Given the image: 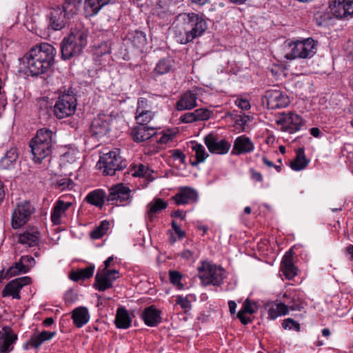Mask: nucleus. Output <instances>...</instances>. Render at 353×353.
I'll return each mask as SVG.
<instances>
[{"mask_svg": "<svg viewBox=\"0 0 353 353\" xmlns=\"http://www.w3.org/2000/svg\"><path fill=\"white\" fill-rule=\"evenodd\" d=\"M161 315V312L152 305L143 310L141 317L146 325L156 327L162 321Z\"/></svg>", "mask_w": 353, "mask_h": 353, "instance_id": "23", "label": "nucleus"}, {"mask_svg": "<svg viewBox=\"0 0 353 353\" xmlns=\"http://www.w3.org/2000/svg\"><path fill=\"white\" fill-rule=\"evenodd\" d=\"M172 199L176 205L192 203L197 201L198 193L193 188L181 187L178 193L172 197Z\"/></svg>", "mask_w": 353, "mask_h": 353, "instance_id": "18", "label": "nucleus"}, {"mask_svg": "<svg viewBox=\"0 0 353 353\" xmlns=\"http://www.w3.org/2000/svg\"><path fill=\"white\" fill-rule=\"evenodd\" d=\"M109 228V221L107 220L103 221L100 223L99 226L96 227L92 231H91L90 236L92 239H99L106 233Z\"/></svg>", "mask_w": 353, "mask_h": 353, "instance_id": "45", "label": "nucleus"}, {"mask_svg": "<svg viewBox=\"0 0 353 353\" xmlns=\"http://www.w3.org/2000/svg\"><path fill=\"white\" fill-rule=\"evenodd\" d=\"M192 149L195 152V157L193 160L190 159V163L192 166L196 167L199 163L203 162L208 157L209 154L206 152L205 149L203 145L194 141L191 142Z\"/></svg>", "mask_w": 353, "mask_h": 353, "instance_id": "34", "label": "nucleus"}, {"mask_svg": "<svg viewBox=\"0 0 353 353\" xmlns=\"http://www.w3.org/2000/svg\"><path fill=\"white\" fill-rule=\"evenodd\" d=\"M19 272L17 270L14 265H12L11 267H10L6 272H5L4 278L6 279H9L13 276L19 275Z\"/></svg>", "mask_w": 353, "mask_h": 353, "instance_id": "64", "label": "nucleus"}, {"mask_svg": "<svg viewBox=\"0 0 353 353\" xmlns=\"http://www.w3.org/2000/svg\"><path fill=\"white\" fill-rule=\"evenodd\" d=\"M109 159H110V152L101 156L96 165L97 169L101 170L105 176L110 174V162L108 161Z\"/></svg>", "mask_w": 353, "mask_h": 353, "instance_id": "43", "label": "nucleus"}, {"mask_svg": "<svg viewBox=\"0 0 353 353\" xmlns=\"http://www.w3.org/2000/svg\"><path fill=\"white\" fill-rule=\"evenodd\" d=\"M226 117H230L232 120L234 122L236 125H239L244 129L245 125L248 121L250 120V117L245 115L244 113L241 114H237L236 110L229 112L226 114Z\"/></svg>", "mask_w": 353, "mask_h": 353, "instance_id": "46", "label": "nucleus"}, {"mask_svg": "<svg viewBox=\"0 0 353 353\" xmlns=\"http://www.w3.org/2000/svg\"><path fill=\"white\" fill-rule=\"evenodd\" d=\"M180 121L183 123H190L196 121L194 112H188L181 116Z\"/></svg>", "mask_w": 353, "mask_h": 353, "instance_id": "58", "label": "nucleus"}, {"mask_svg": "<svg viewBox=\"0 0 353 353\" xmlns=\"http://www.w3.org/2000/svg\"><path fill=\"white\" fill-rule=\"evenodd\" d=\"M154 13L160 19H166L170 16L168 10H165L161 6H157L154 8Z\"/></svg>", "mask_w": 353, "mask_h": 353, "instance_id": "61", "label": "nucleus"}, {"mask_svg": "<svg viewBox=\"0 0 353 353\" xmlns=\"http://www.w3.org/2000/svg\"><path fill=\"white\" fill-rule=\"evenodd\" d=\"M13 265L20 274L28 272V268H26L23 262L21 261V258H20L19 261L15 262Z\"/></svg>", "mask_w": 353, "mask_h": 353, "instance_id": "63", "label": "nucleus"}, {"mask_svg": "<svg viewBox=\"0 0 353 353\" xmlns=\"http://www.w3.org/2000/svg\"><path fill=\"white\" fill-rule=\"evenodd\" d=\"M174 63V61L171 57H163L157 62L152 72L156 76L168 74L172 70Z\"/></svg>", "mask_w": 353, "mask_h": 353, "instance_id": "35", "label": "nucleus"}, {"mask_svg": "<svg viewBox=\"0 0 353 353\" xmlns=\"http://www.w3.org/2000/svg\"><path fill=\"white\" fill-rule=\"evenodd\" d=\"M18 159V152L16 148H11L8 150L0 160V167L2 169L8 170L14 167Z\"/></svg>", "mask_w": 353, "mask_h": 353, "instance_id": "36", "label": "nucleus"}, {"mask_svg": "<svg viewBox=\"0 0 353 353\" xmlns=\"http://www.w3.org/2000/svg\"><path fill=\"white\" fill-rule=\"evenodd\" d=\"M258 310L257 303L251 301L250 299H246L243 302V307L241 310L246 312L247 314H252Z\"/></svg>", "mask_w": 353, "mask_h": 353, "instance_id": "52", "label": "nucleus"}, {"mask_svg": "<svg viewBox=\"0 0 353 353\" xmlns=\"http://www.w3.org/2000/svg\"><path fill=\"white\" fill-rule=\"evenodd\" d=\"M332 16L338 19L353 18V1L332 0L329 3Z\"/></svg>", "mask_w": 353, "mask_h": 353, "instance_id": "9", "label": "nucleus"}, {"mask_svg": "<svg viewBox=\"0 0 353 353\" xmlns=\"http://www.w3.org/2000/svg\"><path fill=\"white\" fill-rule=\"evenodd\" d=\"M170 281L176 286L178 289L182 290L184 288V285L181 283L183 275L176 270L169 271Z\"/></svg>", "mask_w": 353, "mask_h": 353, "instance_id": "49", "label": "nucleus"}, {"mask_svg": "<svg viewBox=\"0 0 353 353\" xmlns=\"http://www.w3.org/2000/svg\"><path fill=\"white\" fill-rule=\"evenodd\" d=\"M71 318L73 320L74 325L80 328L85 325L90 319L88 310L83 306L76 307L72 312Z\"/></svg>", "mask_w": 353, "mask_h": 353, "instance_id": "32", "label": "nucleus"}, {"mask_svg": "<svg viewBox=\"0 0 353 353\" xmlns=\"http://www.w3.org/2000/svg\"><path fill=\"white\" fill-rule=\"evenodd\" d=\"M262 101L268 109L275 110L283 108L290 103V99L287 94L282 92L278 86H274L267 90L262 97Z\"/></svg>", "mask_w": 353, "mask_h": 353, "instance_id": "7", "label": "nucleus"}, {"mask_svg": "<svg viewBox=\"0 0 353 353\" xmlns=\"http://www.w3.org/2000/svg\"><path fill=\"white\" fill-rule=\"evenodd\" d=\"M189 296H190V295L186 296L179 295L176 298V304L179 305L185 313H187L192 308V304L189 299Z\"/></svg>", "mask_w": 353, "mask_h": 353, "instance_id": "50", "label": "nucleus"}, {"mask_svg": "<svg viewBox=\"0 0 353 353\" xmlns=\"http://www.w3.org/2000/svg\"><path fill=\"white\" fill-rule=\"evenodd\" d=\"M21 261L23 262L24 265L26 268H28V272L31 270L32 268H33L36 264V261L34 257L30 256V255H24L21 257Z\"/></svg>", "mask_w": 353, "mask_h": 353, "instance_id": "57", "label": "nucleus"}, {"mask_svg": "<svg viewBox=\"0 0 353 353\" xmlns=\"http://www.w3.org/2000/svg\"><path fill=\"white\" fill-rule=\"evenodd\" d=\"M55 335L56 332L46 330L34 333L30 336V339L23 344V348L25 350H28L29 348L38 350L43 343L51 340Z\"/></svg>", "mask_w": 353, "mask_h": 353, "instance_id": "17", "label": "nucleus"}, {"mask_svg": "<svg viewBox=\"0 0 353 353\" xmlns=\"http://www.w3.org/2000/svg\"><path fill=\"white\" fill-rule=\"evenodd\" d=\"M155 97L154 95H148V97H140L137 101V106L136 111L147 110L152 111L154 105Z\"/></svg>", "mask_w": 353, "mask_h": 353, "instance_id": "41", "label": "nucleus"}, {"mask_svg": "<svg viewBox=\"0 0 353 353\" xmlns=\"http://www.w3.org/2000/svg\"><path fill=\"white\" fill-rule=\"evenodd\" d=\"M168 203L161 199H154L153 203H150L148 205L149 208L148 211V217L150 221H153L154 218V214L159 211L164 210L167 208Z\"/></svg>", "mask_w": 353, "mask_h": 353, "instance_id": "40", "label": "nucleus"}, {"mask_svg": "<svg viewBox=\"0 0 353 353\" xmlns=\"http://www.w3.org/2000/svg\"><path fill=\"white\" fill-rule=\"evenodd\" d=\"M157 134V129L153 127H149L148 125L137 124L134 126L131 134L134 141L137 143L145 141Z\"/></svg>", "mask_w": 353, "mask_h": 353, "instance_id": "21", "label": "nucleus"}, {"mask_svg": "<svg viewBox=\"0 0 353 353\" xmlns=\"http://www.w3.org/2000/svg\"><path fill=\"white\" fill-rule=\"evenodd\" d=\"M127 165V160L120 155V149L114 148L112 150V170L114 172L123 170Z\"/></svg>", "mask_w": 353, "mask_h": 353, "instance_id": "39", "label": "nucleus"}, {"mask_svg": "<svg viewBox=\"0 0 353 353\" xmlns=\"http://www.w3.org/2000/svg\"><path fill=\"white\" fill-rule=\"evenodd\" d=\"M309 162L310 160L305 157L304 148H299L296 150V157L290 162V166L293 170L300 171L305 169Z\"/></svg>", "mask_w": 353, "mask_h": 353, "instance_id": "33", "label": "nucleus"}, {"mask_svg": "<svg viewBox=\"0 0 353 353\" xmlns=\"http://www.w3.org/2000/svg\"><path fill=\"white\" fill-rule=\"evenodd\" d=\"M152 173H153V171L151 170L148 166L145 165L142 163H139L137 167V170L132 174V176H139V177H145L148 181H152L154 179V178L152 176Z\"/></svg>", "mask_w": 353, "mask_h": 353, "instance_id": "48", "label": "nucleus"}, {"mask_svg": "<svg viewBox=\"0 0 353 353\" xmlns=\"http://www.w3.org/2000/svg\"><path fill=\"white\" fill-rule=\"evenodd\" d=\"M63 298L66 304H71L77 300L78 295L74 292L73 290L70 289L64 294Z\"/></svg>", "mask_w": 353, "mask_h": 353, "instance_id": "56", "label": "nucleus"}, {"mask_svg": "<svg viewBox=\"0 0 353 353\" xmlns=\"http://www.w3.org/2000/svg\"><path fill=\"white\" fill-rule=\"evenodd\" d=\"M1 336L2 343L0 345V353H10L14 350V345L18 340L17 334L9 326L2 327Z\"/></svg>", "mask_w": 353, "mask_h": 353, "instance_id": "20", "label": "nucleus"}, {"mask_svg": "<svg viewBox=\"0 0 353 353\" xmlns=\"http://www.w3.org/2000/svg\"><path fill=\"white\" fill-rule=\"evenodd\" d=\"M105 197L106 193L104 190L96 189L87 194L84 199V201L101 209L104 205Z\"/></svg>", "mask_w": 353, "mask_h": 353, "instance_id": "31", "label": "nucleus"}, {"mask_svg": "<svg viewBox=\"0 0 353 353\" xmlns=\"http://www.w3.org/2000/svg\"><path fill=\"white\" fill-rule=\"evenodd\" d=\"M54 143V133L51 130L47 128L38 130L36 135L29 143L33 161L41 163L44 159L49 157Z\"/></svg>", "mask_w": 353, "mask_h": 353, "instance_id": "3", "label": "nucleus"}, {"mask_svg": "<svg viewBox=\"0 0 353 353\" xmlns=\"http://www.w3.org/2000/svg\"><path fill=\"white\" fill-rule=\"evenodd\" d=\"M49 27L53 30H61L69 26L70 19L60 7L52 8L49 15Z\"/></svg>", "mask_w": 353, "mask_h": 353, "instance_id": "16", "label": "nucleus"}, {"mask_svg": "<svg viewBox=\"0 0 353 353\" xmlns=\"http://www.w3.org/2000/svg\"><path fill=\"white\" fill-rule=\"evenodd\" d=\"M34 212L35 208L30 201H25L17 204L12 214L11 225L12 228L16 230L24 225Z\"/></svg>", "mask_w": 353, "mask_h": 353, "instance_id": "8", "label": "nucleus"}, {"mask_svg": "<svg viewBox=\"0 0 353 353\" xmlns=\"http://www.w3.org/2000/svg\"><path fill=\"white\" fill-rule=\"evenodd\" d=\"M137 48H142L146 43L145 35L142 32H137L132 41Z\"/></svg>", "mask_w": 353, "mask_h": 353, "instance_id": "54", "label": "nucleus"}, {"mask_svg": "<svg viewBox=\"0 0 353 353\" xmlns=\"http://www.w3.org/2000/svg\"><path fill=\"white\" fill-rule=\"evenodd\" d=\"M77 97L72 87L59 90V97L54 105L53 112L58 119H63L74 114L77 108Z\"/></svg>", "mask_w": 353, "mask_h": 353, "instance_id": "4", "label": "nucleus"}, {"mask_svg": "<svg viewBox=\"0 0 353 353\" xmlns=\"http://www.w3.org/2000/svg\"><path fill=\"white\" fill-rule=\"evenodd\" d=\"M131 190L123 183L112 185V206H125L130 201Z\"/></svg>", "mask_w": 353, "mask_h": 353, "instance_id": "14", "label": "nucleus"}, {"mask_svg": "<svg viewBox=\"0 0 353 353\" xmlns=\"http://www.w3.org/2000/svg\"><path fill=\"white\" fill-rule=\"evenodd\" d=\"M72 181L68 178H64L59 180L57 183V186L62 190H65V188H70V185H72Z\"/></svg>", "mask_w": 353, "mask_h": 353, "instance_id": "62", "label": "nucleus"}, {"mask_svg": "<svg viewBox=\"0 0 353 353\" xmlns=\"http://www.w3.org/2000/svg\"><path fill=\"white\" fill-rule=\"evenodd\" d=\"M254 149V143L245 135L236 138L231 152L232 155H240L252 152Z\"/></svg>", "mask_w": 353, "mask_h": 353, "instance_id": "22", "label": "nucleus"}, {"mask_svg": "<svg viewBox=\"0 0 353 353\" xmlns=\"http://www.w3.org/2000/svg\"><path fill=\"white\" fill-rule=\"evenodd\" d=\"M195 119L197 121L208 120L211 117V111L206 108H199L194 111Z\"/></svg>", "mask_w": 353, "mask_h": 353, "instance_id": "53", "label": "nucleus"}, {"mask_svg": "<svg viewBox=\"0 0 353 353\" xmlns=\"http://www.w3.org/2000/svg\"><path fill=\"white\" fill-rule=\"evenodd\" d=\"M185 26V35L180 39L181 44H187L201 37L208 29L206 18L203 14L184 12L178 16Z\"/></svg>", "mask_w": 353, "mask_h": 353, "instance_id": "2", "label": "nucleus"}, {"mask_svg": "<svg viewBox=\"0 0 353 353\" xmlns=\"http://www.w3.org/2000/svg\"><path fill=\"white\" fill-rule=\"evenodd\" d=\"M72 205L70 202H65L62 200H58L53 207L51 212V221L53 225H59L61 223V218L63 214Z\"/></svg>", "mask_w": 353, "mask_h": 353, "instance_id": "28", "label": "nucleus"}, {"mask_svg": "<svg viewBox=\"0 0 353 353\" xmlns=\"http://www.w3.org/2000/svg\"><path fill=\"white\" fill-rule=\"evenodd\" d=\"M39 239V232L37 228L32 227L21 234L18 241L21 244H28L29 247H32L38 244Z\"/></svg>", "mask_w": 353, "mask_h": 353, "instance_id": "30", "label": "nucleus"}, {"mask_svg": "<svg viewBox=\"0 0 353 353\" xmlns=\"http://www.w3.org/2000/svg\"><path fill=\"white\" fill-rule=\"evenodd\" d=\"M110 0H85V9L91 12V14H97L105 5L109 3Z\"/></svg>", "mask_w": 353, "mask_h": 353, "instance_id": "42", "label": "nucleus"}, {"mask_svg": "<svg viewBox=\"0 0 353 353\" xmlns=\"http://www.w3.org/2000/svg\"><path fill=\"white\" fill-rule=\"evenodd\" d=\"M283 297L287 303L285 305L288 306V310L301 311L305 307V301L299 293H285Z\"/></svg>", "mask_w": 353, "mask_h": 353, "instance_id": "27", "label": "nucleus"}, {"mask_svg": "<svg viewBox=\"0 0 353 353\" xmlns=\"http://www.w3.org/2000/svg\"><path fill=\"white\" fill-rule=\"evenodd\" d=\"M74 43L77 44L79 47L83 49L87 46L88 30L82 26L72 28L68 35Z\"/></svg>", "mask_w": 353, "mask_h": 353, "instance_id": "25", "label": "nucleus"}, {"mask_svg": "<svg viewBox=\"0 0 353 353\" xmlns=\"http://www.w3.org/2000/svg\"><path fill=\"white\" fill-rule=\"evenodd\" d=\"M197 269L199 272V278L203 285L220 286L223 283L225 270L221 266L203 261Z\"/></svg>", "mask_w": 353, "mask_h": 353, "instance_id": "5", "label": "nucleus"}, {"mask_svg": "<svg viewBox=\"0 0 353 353\" xmlns=\"http://www.w3.org/2000/svg\"><path fill=\"white\" fill-rule=\"evenodd\" d=\"M292 255L293 251L290 249L285 254L281 261V268L288 279H292L297 274V269L293 263Z\"/></svg>", "mask_w": 353, "mask_h": 353, "instance_id": "26", "label": "nucleus"}, {"mask_svg": "<svg viewBox=\"0 0 353 353\" xmlns=\"http://www.w3.org/2000/svg\"><path fill=\"white\" fill-rule=\"evenodd\" d=\"M81 3H73V2L64 1L62 5L61 11L68 17L70 19L72 18L79 10Z\"/></svg>", "mask_w": 353, "mask_h": 353, "instance_id": "44", "label": "nucleus"}, {"mask_svg": "<svg viewBox=\"0 0 353 353\" xmlns=\"http://www.w3.org/2000/svg\"><path fill=\"white\" fill-rule=\"evenodd\" d=\"M104 268L98 270L93 284V287L99 292L110 288V256L104 261Z\"/></svg>", "mask_w": 353, "mask_h": 353, "instance_id": "13", "label": "nucleus"}, {"mask_svg": "<svg viewBox=\"0 0 353 353\" xmlns=\"http://www.w3.org/2000/svg\"><path fill=\"white\" fill-rule=\"evenodd\" d=\"M56 53L53 46L42 43L26 54L22 61L30 75L37 77L48 72L54 65Z\"/></svg>", "mask_w": 353, "mask_h": 353, "instance_id": "1", "label": "nucleus"}, {"mask_svg": "<svg viewBox=\"0 0 353 353\" xmlns=\"http://www.w3.org/2000/svg\"><path fill=\"white\" fill-rule=\"evenodd\" d=\"M31 283L32 279L28 276L19 277L10 281L2 290V297L11 296L13 299L20 300L21 299L20 294L21 289Z\"/></svg>", "mask_w": 353, "mask_h": 353, "instance_id": "10", "label": "nucleus"}, {"mask_svg": "<svg viewBox=\"0 0 353 353\" xmlns=\"http://www.w3.org/2000/svg\"><path fill=\"white\" fill-rule=\"evenodd\" d=\"M110 115L99 114L93 119L90 125L92 136L101 137L106 135L110 130Z\"/></svg>", "mask_w": 353, "mask_h": 353, "instance_id": "15", "label": "nucleus"}, {"mask_svg": "<svg viewBox=\"0 0 353 353\" xmlns=\"http://www.w3.org/2000/svg\"><path fill=\"white\" fill-rule=\"evenodd\" d=\"M110 53V43L105 41L100 43L96 48L95 54L97 57H103Z\"/></svg>", "mask_w": 353, "mask_h": 353, "instance_id": "51", "label": "nucleus"}, {"mask_svg": "<svg viewBox=\"0 0 353 353\" xmlns=\"http://www.w3.org/2000/svg\"><path fill=\"white\" fill-rule=\"evenodd\" d=\"M154 114L152 111L141 110L136 111L135 120L137 124L148 125L154 118Z\"/></svg>", "mask_w": 353, "mask_h": 353, "instance_id": "47", "label": "nucleus"}, {"mask_svg": "<svg viewBox=\"0 0 353 353\" xmlns=\"http://www.w3.org/2000/svg\"><path fill=\"white\" fill-rule=\"evenodd\" d=\"M61 57L63 60H70L72 57L79 56L83 50L77 44L75 45L71 39L66 36L60 43Z\"/></svg>", "mask_w": 353, "mask_h": 353, "instance_id": "19", "label": "nucleus"}, {"mask_svg": "<svg viewBox=\"0 0 353 353\" xmlns=\"http://www.w3.org/2000/svg\"><path fill=\"white\" fill-rule=\"evenodd\" d=\"M276 123L282 126L283 130L292 134L299 131L305 125V121L300 115L289 112L284 114L276 121Z\"/></svg>", "mask_w": 353, "mask_h": 353, "instance_id": "11", "label": "nucleus"}, {"mask_svg": "<svg viewBox=\"0 0 353 353\" xmlns=\"http://www.w3.org/2000/svg\"><path fill=\"white\" fill-rule=\"evenodd\" d=\"M204 143L210 152L217 154H225L228 152L231 145L225 139H219L218 135L210 132L204 137Z\"/></svg>", "mask_w": 353, "mask_h": 353, "instance_id": "12", "label": "nucleus"}, {"mask_svg": "<svg viewBox=\"0 0 353 353\" xmlns=\"http://www.w3.org/2000/svg\"><path fill=\"white\" fill-rule=\"evenodd\" d=\"M171 226L179 239H181L185 236V231L181 229L180 226L176 223V222L174 220L172 221Z\"/></svg>", "mask_w": 353, "mask_h": 353, "instance_id": "59", "label": "nucleus"}, {"mask_svg": "<svg viewBox=\"0 0 353 353\" xmlns=\"http://www.w3.org/2000/svg\"><path fill=\"white\" fill-rule=\"evenodd\" d=\"M132 321V319L128 311L124 307H119L117 310L114 321L116 327L119 329H128L131 326Z\"/></svg>", "mask_w": 353, "mask_h": 353, "instance_id": "29", "label": "nucleus"}, {"mask_svg": "<svg viewBox=\"0 0 353 353\" xmlns=\"http://www.w3.org/2000/svg\"><path fill=\"white\" fill-rule=\"evenodd\" d=\"M94 265H89L85 268L79 269L77 271H72L70 273L69 278L74 281L85 280L91 278L94 274Z\"/></svg>", "mask_w": 353, "mask_h": 353, "instance_id": "37", "label": "nucleus"}, {"mask_svg": "<svg viewBox=\"0 0 353 353\" xmlns=\"http://www.w3.org/2000/svg\"><path fill=\"white\" fill-rule=\"evenodd\" d=\"M172 157L174 160H179L181 163H185V155L180 150H172Z\"/></svg>", "mask_w": 353, "mask_h": 353, "instance_id": "60", "label": "nucleus"}, {"mask_svg": "<svg viewBox=\"0 0 353 353\" xmlns=\"http://www.w3.org/2000/svg\"><path fill=\"white\" fill-rule=\"evenodd\" d=\"M282 327L283 329H290V330H294L297 332L300 331V324L294 321L293 319L288 318L286 319H284L282 323Z\"/></svg>", "mask_w": 353, "mask_h": 353, "instance_id": "55", "label": "nucleus"}, {"mask_svg": "<svg viewBox=\"0 0 353 353\" xmlns=\"http://www.w3.org/2000/svg\"><path fill=\"white\" fill-rule=\"evenodd\" d=\"M288 314V308L285 303L272 304L268 311V319L274 320L278 316H284Z\"/></svg>", "mask_w": 353, "mask_h": 353, "instance_id": "38", "label": "nucleus"}, {"mask_svg": "<svg viewBox=\"0 0 353 353\" xmlns=\"http://www.w3.org/2000/svg\"><path fill=\"white\" fill-rule=\"evenodd\" d=\"M197 94L188 90L182 94L176 103L175 108L178 111L191 110L197 106Z\"/></svg>", "mask_w": 353, "mask_h": 353, "instance_id": "24", "label": "nucleus"}, {"mask_svg": "<svg viewBox=\"0 0 353 353\" xmlns=\"http://www.w3.org/2000/svg\"><path fill=\"white\" fill-rule=\"evenodd\" d=\"M317 41L312 38H307L303 40L294 41L290 46L292 49L290 52L285 55L288 60L296 59H310L316 52Z\"/></svg>", "mask_w": 353, "mask_h": 353, "instance_id": "6", "label": "nucleus"}]
</instances>
